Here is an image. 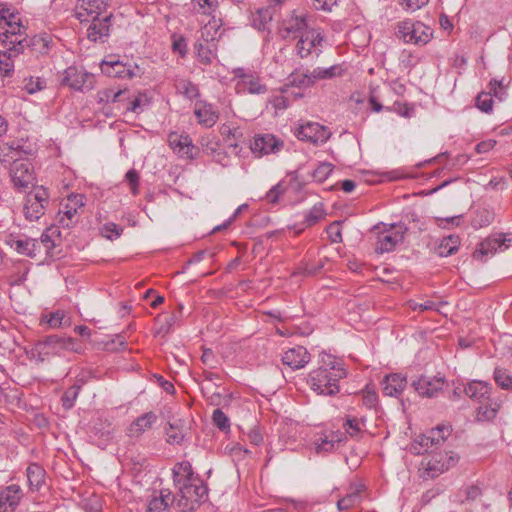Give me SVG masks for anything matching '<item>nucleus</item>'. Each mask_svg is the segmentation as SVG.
Instances as JSON below:
<instances>
[{
    "label": "nucleus",
    "mask_w": 512,
    "mask_h": 512,
    "mask_svg": "<svg viewBox=\"0 0 512 512\" xmlns=\"http://www.w3.org/2000/svg\"><path fill=\"white\" fill-rule=\"evenodd\" d=\"M59 236L60 232L57 227H49L47 228L41 235L39 244L43 245L46 249V253L49 255L51 251L56 246L55 241L52 239V236L56 234Z\"/></svg>",
    "instance_id": "obj_49"
},
{
    "label": "nucleus",
    "mask_w": 512,
    "mask_h": 512,
    "mask_svg": "<svg viewBox=\"0 0 512 512\" xmlns=\"http://www.w3.org/2000/svg\"><path fill=\"white\" fill-rule=\"evenodd\" d=\"M362 501V491L354 489L347 493L344 497L337 501V508L339 511L349 510L358 506Z\"/></svg>",
    "instance_id": "obj_41"
},
{
    "label": "nucleus",
    "mask_w": 512,
    "mask_h": 512,
    "mask_svg": "<svg viewBox=\"0 0 512 512\" xmlns=\"http://www.w3.org/2000/svg\"><path fill=\"white\" fill-rule=\"evenodd\" d=\"M487 93H491V97H495L499 101H504L507 97V88L503 80L492 79L488 84Z\"/></svg>",
    "instance_id": "obj_46"
},
{
    "label": "nucleus",
    "mask_w": 512,
    "mask_h": 512,
    "mask_svg": "<svg viewBox=\"0 0 512 512\" xmlns=\"http://www.w3.org/2000/svg\"><path fill=\"white\" fill-rule=\"evenodd\" d=\"M276 9L274 6L269 5L267 7H262L256 10V12L252 16L253 26L258 30H266L268 24L273 19V15Z\"/></svg>",
    "instance_id": "obj_37"
},
{
    "label": "nucleus",
    "mask_w": 512,
    "mask_h": 512,
    "mask_svg": "<svg viewBox=\"0 0 512 512\" xmlns=\"http://www.w3.org/2000/svg\"><path fill=\"white\" fill-rule=\"evenodd\" d=\"M308 24L305 15H292L290 18L282 22L279 28L283 38L300 37L307 30Z\"/></svg>",
    "instance_id": "obj_21"
},
{
    "label": "nucleus",
    "mask_w": 512,
    "mask_h": 512,
    "mask_svg": "<svg viewBox=\"0 0 512 512\" xmlns=\"http://www.w3.org/2000/svg\"><path fill=\"white\" fill-rule=\"evenodd\" d=\"M85 196L83 194H70L65 203H62V209L58 213V222L63 228H71L79 222L80 214L85 206Z\"/></svg>",
    "instance_id": "obj_6"
},
{
    "label": "nucleus",
    "mask_w": 512,
    "mask_h": 512,
    "mask_svg": "<svg viewBox=\"0 0 512 512\" xmlns=\"http://www.w3.org/2000/svg\"><path fill=\"white\" fill-rule=\"evenodd\" d=\"M197 122L207 128L214 126L219 119L218 110L210 103L197 101L194 107Z\"/></svg>",
    "instance_id": "obj_24"
},
{
    "label": "nucleus",
    "mask_w": 512,
    "mask_h": 512,
    "mask_svg": "<svg viewBox=\"0 0 512 512\" xmlns=\"http://www.w3.org/2000/svg\"><path fill=\"white\" fill-rule=\"evenodd\" d=\"M246 80L237 81L236 90L238 92L249 93V94H264L267 92V86L261 82L259 76L255 73L245 78Z\"/></svg>",
    "instance_id": "obj_35"
},
{
    "label": "nucleus",
    "mask_w": 512,
    "mask_h": 512,
    "mask_svg": "<svg viewBox=\"0 0 512 512\" xmlns=\"http://www.w3.org/2000/svg\"><path fill=\"white\" fill-rule=\"evenodd\" d=\"M19 41L23 44V52L25 49L29 48L33 53L44 55L50 50L52 38L49 34L43 33L31 38L23 37V39Z\"/></svg>",
    "instance_id": "obj_31"
},
{
    "label": "nucleus",
    "mask_w": 512,
    "mask_h": 512,
    "mask_svg": "<svg viewBox=\"0 0 512 512\" xmlns=\"http://www.w3.org/2000/svg\"><path fill=\"white\" fill-rule=\"evenodd\" d=\"M324 38L320 30L311 29L305 31L304 34H301L300 39L296 45L297 52L301 58L308 57L312 50H315V54L318 57L321 53L320 49H317L321 46Z\"/></svg>",
    "instance_id": "obj_14"
},
{
    "label": "nucleus",
    "mask_w": 512,
    "mask_h": 512,
    "mask_svg": "<svg viewBox=\"0 0 512 512\" xmlns=\"http://www.w3.org/2000/svg\"><path fill=\"white\" fill-rule=\"evenodd\" d=\"M444 472V464H440L438 461H429L425 468L424 475L429 478H435Z\"/></svg>",
    "instance_id": "obj_64"
},
{
    "label": "nucleus",
    "mask_w": 512,
    "mask_h": 512,
    "mask_svg": "<svg viewBox=\"0 0 512 512\" xmlns=\"http://www.w3.org/2000/svg\"><path fill=\"white\" fill-rule=\"evenodd\" d=\"M101 72L108 77L131 79L139 72L138 65H131L116 59L115 56H109L104 59L100 64Z\"/></svg>",
    "instance_id": "obj_10"
},
{
    "label": "nucleus",
    "mask_w": 512,
    "mask_h": 512,
    "mask_svg": "<svg viewBox=\"0 0 512 512\" xmlns=\"http://www.w3.org/2000/svg\"><path fill=\"white\" fill-rule=\"evenodd\" d=\"M171 492L168 489L160 491L159 496H153L147 506V512H165L170 505Z\"/></svg>",
    "instance_id": "obj_39"
},
{
    "label": "nucleus",
    "mask_w": 512,
    "mask_h": 512,
    "mask_svg": "<svg viewBox=\"0 0 512 512\" xmlns=\"http://www.w3.org/2000/svg\"><path fill=\"white\" fill-rule=\"evenodd\" d=\"M439 446V438L431 435V432L428 431L425 434H421L417 436L412 443L410 444V452L415 455H421L424 453L431 452L433 448H437Z\"/></svg>",
    "instance_id": "obj_32"
},
{
    "label": "nucleus",
    "mask_w": 512,
    "mask_h": 512,
    "mask_svg": "<svg viewBox=\"0 0 512 512\" xmlns=\"http://www.w3.org/2000/svg\"><path fill=\"white\" fill-rule=\"evenodd\" d=\"M288 80L292 86H296V87H300V88L301 87H310L315 84L314 79L312 77V72H310V71H306L303 73L295 71L290 74Z\"/></svg>",
    "instance_id": "obj_44"
},
{
    "label": "nucleus",
    "mask_w": 512,
    "mask_h": 512,
    "mask_svg": "<svg viewBox=\"0 0 512 512\" xmlns=\"http://www.w3.org/2000/svg\"><path fill=\"white\" fill-rule=\"evenodd\" d=\"M494 380L499 387L512 391V375L506 369L496 368L494 371Z\"/></svg>",
    "instance_id": "obj_50"
},
{
    "label": "nucleus",
    "mask_w": 512,
    "mask_h": 512,
    "mask_svg": "<svg viewBox=\"0 0 512 512\" xmlns=\"http://www.w3.org/2000/svg\"><path fill=\"white\" fill-rule=\"evenodd\" d=\"M460 243L461 240L458 235L444 237L436 248V253L440 257L451 256L458 251Z\"/></svg>",
    "instance_id": "obj_38"
},
{
    "label": "nucleus",
    "mask_w": 512,
    "mask_h": 512,
    "mask_svg": "<svg viewBox=\"0 0 512 512\" xmlns=\"http://www.w3.org/2000/svg\"><path fill=\"white\" fill-rule=\"evenodd\" d=\"M502 236V234H499L497 237H488L483 240L473 252V258L485 262L489 254L496 253L504 245L506 238Z\"/></svg>",
    "instance_id": "obj_27"
},
{
    "label": "nucleus",
    "mask_w": 512,
    "mask_h": 512,
    "mask_svg": "<svg viewBox=\"0 0 512 512\" xmlns=\"http://www.w3.org/2000/svg\"><path fill=\"white\" fill-rule=\"evenodd\" d=\"M283 146V141L272 134L256 135L250 144L251 151L257 156L277 153Z\"/></svg>",
    "instance_id": "obj_15"
},
{
    "label": "nucleus",
    "mask_w": 512,
    "mask_h": 512,
    "mask_svg": "<svg viewBox=\"0 0 512 512\" xmlns=\"http://www.w3.org/2000/svg\"><path fill=\"white\" fill-rule=\"evenodd\" d=\"M328 238L332 243L342 242L341 222L335 221L327 227Z\"/></svg>",
    "instance_id": "obj_59"
},
{
    "label": "nucleus",
    "mask_w": 512,
    "mask_h": 512,
    "mask_svg": "<svg viewBox=\"0 0 512 512\" xmlns=\"http://www.w3.org/2000/svg\"><path fill=\"white\" fill-rule=\"evenodd\" d=\"M445 379L438 376L420 375L417 379L412 380L411 386L421 397H436L445 386Z\"/></svg>",
    "instance_id": "obj_11"
},
{
    "label": "nucleus",
    "mask_w": 512,
    "mask_h": 512,
    "mask_svg": "<svg viewBox=\"0 0 512 512\" xmlns=\"http://www.w3.org/2000/svg\"><path fill=\"white\" fill-rule=\"evenodd\" d=\"M312 72L314 83L320 80H329L336 77H340L344 73V69L341 65L335 64L328 68L317 67Z\"/></svg>",
    "instance_id": "obj_40"
},
{
    "label": "nucleus",
    "mask_w": 512,
    "mask_h": 512,
    "mask_svg": "<svg viewBox=\"0 0 512 512\" xmlns=\"http://www.w3.org/2000/svg\"><path fill=\"white\" fill-rule=\"evenodd\" d=\"M470 224L474 229H481L489 226L495 217L494 211L484 205H472L469 210Z\"/></svg>",
    "instance_id": "obj_25"
},
{
    "label": "nucleus",
    "mask_w": 512,
    "mask_h": 512,
    "mask_svg": "<svg viewBox=\"0 0 512 512\" xmlns=\"http://www.w3.org/2000/svg\"><path fill=\"white\" fill-rule=\"evenodd\" d=\"M101 232L107 239L115 240L122 235L123 228L113 222H108L103 225Z\"/></svg>",
    "instance_id": "obj_55"
},
{
    "label": "nucleus",
    "mask_w": 512,
    "mask_h": 512,
    "mask_svg": "<svg viewBox=\"0 0 512 512\" xmlns=\"http://www.w3.org/2000/svg\"><path fill=\"white\" fill-rule=\"evenodd\" d=\"M170 147L180 156L188 159H194L198 152V148L194 146L192 139L187 134L170 133L168 136Z\"/></svg>",
    "instance_id": "obj_18"
},
{
    "label": "nucleus",
    "mask_w": 512,
    "mask_h": 512,
    "mask_svg": "<svg viewBox=\"0 0 512 512\" xmlns=\"http://www.w3.org/2000/svg\"><path fill=\"white\" fill-rule=\"evenodd\" d=\"M334 166L328 162H321L312 172V178L319 183L324 182L333 172Z\"/></svg>",
    "instance_id": "obj_51"
},
{
    "label": "nucleus",
    "mask_w": 512,
    "mask_h": 512,
    "mask_svg": "<svg viewBox=\"0 0 512 512\" xmlns=\"http://www.w3.org/2000/svg\"><path fill=\"white\" fill-rule=\"evenodd\" d=\"M310 361V353L304 346L288 349L282 356V362L292 370L301 369Z\"/></svg>",
    "instance_id": "obj_23"
},
{
    "label": "nucleus",
    "mask_w": 512,
    "mask_h": 512,
    "mask_svg": "<svg viewBox=\"0 0 512 512\" xmlns=\"http://www.w3.org/2000/svg\"><path fill=\"white\" fill-rule=\"evenodd\" d=\"M475 105L484 113L492 112L493 98L491 97V93H487L486 91L480 92L476 97Z\"/></svg>",
    "instance_id": "obj_53"
},
{
    "label": "nucleus",
    "mask_w": 512,
    "mask_h": 512,
    "mask_svg": "<svg viewBox=\"0 0 512 512\" xmlns=\"http://www.w3.org/2000/svg\"><path fill=\"white\" fill-rule=\"evenodd\" d=\"M48 203V194L44 189H38L26 197L23 207L24 215L27 220H38L45 212V205Z\"/></svg>",
    "instance_id": "obj_12"
},
{
    "label": "nucleus",
    "mask_w": 512,
    "mask_h": 512,
    "mask_svg": "<svg viewBox=\"0 0 512 512\" xmlns=\"http://www.w3.org/2000/svg\"><path fill=\"white\" fill-rule=\"evenodd\" d=\"M362 403L368 409L376 408L378 404V395L375 390L370 389L368 386L361 391Z\"/></svg>",
    "instance_id": "obj_56"
},
{
    "label": "nucleus",
    "mask_w": 512,
    "mask_h": 512,
    "mask_svg": "<svg viewBox=\"0 0 512 512\" xmlns=\"http://www.w3.org/2000/svg\"><path fill=\"white\" fill-rule=\"evenodd\" d=\"M184 306L181 303L177 304V311L172 312L165 319V324L160 328L161 332L169 333L170 330L180 321L183 315Z\"/></svg>",
    "instance_id": "obj_48"
},
{
    "label": "nucleus",
    "mask_w": 512,
    "mask_h": 512,
    "mask_svg": "<svg viewBox=\"0 0 512 512\" xmlns=\"http://www.w3.org/2000/svg\"><path fill=\"white\" fill-rule=\"evenodd\" d=\"M285 188L283 187L282 183H278L274 185L265 196V199L268 203L276 204L279 201V198L282 194H284Z\"/></svg>",
    "instance_id": "obj_62"
},
{
    "label": "nucleus",
    "mask_w": 512,
    "mask_h": 512,
    "mask_svg": "<svg viewBox=\"0 0 512 512\" xmlns=\"http://www.w3.org/2000/svg\"><path fill=\"white\" fill-rule=\"evenodd\" d=\"M194 49L198 58V61L207 66L210 65L216 58V43L214 39L204 38L202 32V38L198 39L194 44Z\"/></svg>",
    "instance_id": "obj_26"
},
{
    "label": "nucleus",
    "mask_w": 512,
    "mask_h": 512,
    "mask_svg": "<svg viewBox=\"0 0 512 512\" xmlns=\"http://www.w3.org/2000/svg\"><path fill=\"white\" fill-rule=\"evenodd\" d=\"M11 178L16 188L21 190L28 188L33 180L30 164L15 161L11 169Z\"/></svg>",
    "instance_id": "obj_28"
},
{
    "label": "nucleus",
    "mask_w": 512,
    "mask_h": 512,
    "mask_svg": "<svg viewBox=\"0 0 512 512\" xmlns=\"http://www.w3.org/2000/svg\"><path fill=\"white\" fill-rule=\"evenodd\" d=\"M61 84L77 91H89L94 87V75L77 67L70 66L65 69Z\"/></svg>",
    "instance_id": "obj_8"
},
{
    "label": "nucleus",
    "mask_w": 512,
    "mask_h": 512,
    "mask_svg": "<svg viewBox=\"0 0 512 512\" xmlns=\"http://www.w3.org/2000/svg\"><path fill=\"white\" fill-rule=\"evenodd\" d=\"M396 35L405 43L426 45L433 37V29L420 21L406 19L397 25Z\"/></svg>",
    "instance_id": "obj_5"
},
{
    "label": "nucleus",
    "mask_w": 512,
    "mask_h": 512,
    "mask_svg": "<svg viewBox=\"0 0 512 512\" xmlns=\"http://www.w3.org/2000/svg\"><path fill=\"white\" fill-rule=\"evenodd\" d=\"M182 420H176L168 423L166 428L167 442L169 444H181L184 439Z\"/></svg>",
    "instance_id": "obj_43"
},
{
    "label": "nucleus",
    "mask_w": 512,
    "mask_h": 512,
    "mask_svg": "<svg viewBox=\"0 0 512 512\" xmlns=\"http://www.w3.org/2000/svg\"><path fill=\"white\" fill-rule=\"evenodd\" d=\"M5 24L8 28L0 33V42L3 45H10V41L13 40H22L23 35H26V27L21 23L18 14L16 18L5 21Z\"/></svg>",
    "instance_id": "obj_30"
},
{
    "label": "nucleus",
    "mask_w": 512,
    "mask_h": 512,
    "mask_svg": "<svg viewBox=\"0 0 512 512\" xmlns=\"http://www.w3.org/2000/svg\"><path fill=\"white\" fill-rule=\"evenodd\" d=\"M490 389L491 388L488 384L482 381H472L468 383L464 389L465 394L469 398L481 403L477 408V416L480 420H491L495 418L499 409V405L497 403L487 402L484 404V401L489 400Z\"/></svg>",
    "instance_id": "obj_4"
},
{
    "label": "nucleus",
    "mask_w": 512,
    "mask_h": 512,
    "mask_svg": "<svg viewBox=\"0 0 512 512\" xmlns=\"http://www.w3.org/2000/svg\"><path fill=\"white\" fill-rule=\"evenodd\" d=\"M321 366L309 373L308 384L319 395L334 396L340 391L339 381L347 376L343 363L335 356L322 352Z\"/></svg>",
    "instance_id": "obj_1"
},
{
    "label": "nucleus",
    "mask_w": 512,
    "mask_h": 512,
    "mask_svg": "<svg viewBox=\"0 0 512 512\" xmlns=\"http://www.w3.org/2000/svg\"><path fill=\"white\" fill-rule=\"evenodd\" d=\"M172 474L175 487L200 477L199 475H195L192 465L189 461L176 463L172 468Z\"/></svg>",
    "instance_id": "obj_33"
},
{
    "label": "nucleus",
    "mask_w": 512,
    "mask_h": 512,
    "mask_svg": "<svg viewBox=\"0 0 512 512\" xmlns=\"http://www.w3.org/2000/svg\"><path fill=\"white\" fill-rule=\"evenodd\" d=\"M112 14L106 15L103 18L93 16L91 24L87 29V37L93 42L104 41L110 33Z\"/></svg>",
    "instance_id": "obj_22"
},
{
    "label": "nucleus",
    "mask_w": 512,
    "mask_h": 512,
    "mask_svg": "<svg viewBox=\"0 0 512 512\" xmlns=\"http://www.w3.org/2000/svg\"><path fill=\"white\" fill-rule=\"evenodd\" d=\"M345 440L346 436L341 431H325L318 434L313 444L317 454H326L333 452Z\"/></svg>",
    "instance_id": "obj_16"
},
{
    "label": "nucleus",
    "mask_w": 512,
    "mask_h": 512,
    "mask_svg": "<svg viewBox=\"0 0 512 512\" xmlns=\"http://www.w3.org/2000/svg\"><path fill=\"white\" fill-rule=\"evenodd\" d=\"M65 319V312L57 310L55 312L50 313V315L48 316L47 323L51 328H60L64 325H68Z\"/></svg>",
    "instance_id": "obj_57"
},
{
    "label": "nucleus",
    "mask_w": 512,
    "mask_h": 512,
    "mask_svg": "<svg viewBox=\"0 0 512 512\" xmlns=\"http://www.w3.org/2000/svg\"><path fill=\"white\" fill-rule=\"evenodd\" d=\"M81 343L70 336L49 335L35 343L31 356L39 362H44L52 356H60L65 352L80 353Z\"/></svg>",
    "instance_id": "obj_2"
},
{
    "label": "nucleus",
    "mask_w": 512,
    "mask_h": 512,
    "mask_svg": "<svg viewBox=\"0 0 512 512\" xmlns=\"http://www.w3.org/2000/svg\"><path fill=\"white\" fill-rule=\"evenodd\" d=\"M107 6L108 0H78L76 17L80 22H86L89 16L99 17L105 12Z\"/></svg>",
    "instance_id": "obj_20"
},
{
    "label": "nucleus",
    "mask_w": 512,
    "mask_h": 512,
    "mask_svg": "<svg viewBox=\"0 0 512 512\" xmlns=\"http://www.w3.org/2000/svg\"><path fill=\"white\" fill-rule=\"evenodd\" d=\"M5 244L18 254L34 259L40 251L38 240L24 235L9 234L5 238Z\"/></svg>",
    "instance_id": "obj_13"
},
{
    "label": "nucleus",
    "mask_w": 512,
    "mask_h": 512,
    "mask_svg": "<svg viewBox=\"0 0 512 512\" xmlns=\"http://www.w3.org/2000/svg\"><path fill=\"white\" fill-rule=\"evenodd\" d=\"M157 421V415L150 411L142 414L136 418L129 427V435L132 437H138L145 431L152 428Z\"/></svg>",
    "instance_id": "obj_34"
},
{
    "label": "nucleus",
    "mask_w": 512,
    "mask_h": 512,
    "mask_svg": "<svg viewBox=\"0 0 512 512\" xmlns=\"http://www.w3.org/2000/svg\"><path fill=\"white\" fill-rule=\"evenodd\" d=\"M431 432V435L435 436V434H438L439 438V445L443 443L452 433V427L451 425L446 424H440L436 426L435 428H432L429 430Z\"/></svg>",
    "instance_id": "obj_63"
},
{
    "label": "nucleus",
    "mask_w": 512,
    "mask_h": 512,
    "mask_svg": "<svg viewBox=\"0 0 512 512\" xmlns=\"http://www.w3.org/2000/svg\"><path fill=\"white\" fill-rule=\"evenodd\" d=\"M127 90H114L113 88H105L97 92V103L98 104H110L116 103L123 100V96Z\"/></svg>",
    "instance_id": "obj_42"
},
{
    "label": "nucleus",
    "mask_w": 512,
    "mask_h": 512,
    "mask_svg": "<svg viewBox=\"0 0 512 512\" xmlns=\"http://www.w3.org/2000/svg\"><path fill=\"white\" fill-rule=\"evenodd\" d=\"M383 394L390 397H399L407 386V378L401 373H391L385 376Z\"/></svg>",
    "instance_id": "obj_29"
},
{
    "label": "nucleus",
    "mask_w": 512,
    "mask_h": 512,
    "mask_svg": "<svg viewBox=\"0 0 512 512\" xmlns=\"http://www.w3.org/2000/svg\"><path fill=\"white\" fill-rule=\"evenodd\" d=\"M125 179L130 186L131 193L133 195H137L139 193V181H140L139 173L135 169H130L126 173Z\"/></svg>",
    "instance_id": "obj_60"
},
{
    "label": "nucleus",
    "mask_w": 512,
    "mask_h": 512,
    "mask_svg": "<svg viewBox=\"0 0 512 512\" xmlns=\"http://www.w3.org/2000/svg\"><path fill=\"white\" fill-rule=\"evenodd\" d=\"M386 110L393 111L404 117H411L414 109L408 103L395 101L392 107H386Z\"/></svg>",
    "instance_id": "obj_61"
},
{
    "label": "nucleus",
    "mask_w": 512,
    "mask_h": 512,
    "mask_svg": "<svg viewBox=\"0 0 512 512\" xmlns=\"http://www.w3.org/2000/svg\"><path fill=\"white\" fill-rule=\"evenodd\" d=\"M343 427L351 437H356L361 433L360 421L355 417L347 416Z\"/></svg>",
    "instance_id": "obj_58"
},
{
    "label": "nucleus",
    "mask_w": 512,
    "mask_h": 512,
    "mask_svg": "<svg viewBox=\"0 0 512 512\" xmlns=\"http://www.w3.org/2000/svg\"><path fill=\"white\" fill-rule=\"evenodd\" d=\"M24 493L18 484H11L0 491V512H15Z\"/></svg>",
    "instance_id": "obj_17"
},
{
    "label": "nucleus",
    "mask_w": 512,
    "mask_h": 512,
    "mask_svg": "<svg viewBox=\"0 0 512 512\" xmlns=\"http://www.w3.org/2000/svg\"><path fill=\"white\" fill-rule=\"evenodd\" d=\"M46 471L37 463H32L27 467V479L32 490H40L45 482Z\"/></svg>",
    "instance_id": "obj_36"
},
{
    "label": "nucleus",
    "mask_w": 512,
    "mask_h": 512,
    "mask_svg": "<svg viewBox=\"0 0 512 512\" xmlns=\"http://www.w3.org/2000/svg\"><path fill=\"white\" fill-rule=\"evenodd\" d=\"M176 89L180 94L190 100L199 96L198 86L190 80H180L176 85Z\"/></svg>",
    "instance_id": "obj_45"
},
{
    "label": "nucleus",
    "mask_w": 512,
    "mask_h": 512,
    "mask_svg": "<svg viewBox=\"0 0 512 512\" xmlns=\"http://www.w3.org/2000/svg\"><path fill=\"white\" fill-rule=\"evenodd\" d=\"M295 135L301 141L319 145L327 142L331 132L326 126L317 122H306L299 125Z\"/></svg>",
    "instance_id": "obj_9"
},
{
    "label": "nucleus",
    "mask_w": 512,
    "mask_h": 512,
    "mask_svg": "<svg viewBox=\"0 0 512 512\" xmlns=\"http://www.w3.org/2000/svg\"><path fill=\"white\" fill-rule=\"evenodd\" d=\"M407 226L404 223H393L390 229H385L378 233L376 251L379 253L391 252L395 249L397 243L401 242Z\"/></svg>",
    "instance_id": "obj_7"
},
{
    "label": "nucleus",
    "mask_w": 512,
    "mask_h": 512,
    "mask_svg": "<svg viewBox=\"0 0 512 512\" xmlns=\"http://www.w3.org/2000/svg\"><path fill=\"white\" fill-rule=\"evenodd\" d=\"M6 51H0V75L3 77H11L14 72V62L12 58L23 53V44L19 40L10 41V45H6Z\"/></svg>",
    "instance_id": "obj_19"
},
{
    "label": "nucleus",
    "mask_w": 512,
    "mask_h": 512,
    "mask_svg": "<svg viewBox=\"0 0 512 512\" xmlns=\"http://www.w3.org/2000/svg\"><path fill=\"white\" fill-rule=\"evenodd\" d=\"M325 216L324 209L322 208V204L314 205L305 215L304 223L306 226H313L317 222H319Z\"/></svg>",
    "instance_id": "obj_52"
},
{
    "label": "nucleus",
    "mask_w": 512,
    "mask_h": 512,
    "mask_svg": "<svg viewBox=\"0 0 512 512\" xmlns=\"http://www.w3.org/2000/svg\"><path fill=\"white\" fill-rule=\"evenodd\" d=\"M213 423L223 432L230 430V421L221 409H215L212 414Z\"/></svg>",
    "instance_id": "obj_54"
},
{
    "label": "nucleus",
    "mask_w": 512,
    "mask_h": 512,
    "mask_svg": "<svg viewBox=\"0 0 512 512\" xmlns=\"http://www.w3.org/2000/svg\"><path fill=\"white\" fill-rule=\"evenodd\" d=\"M176 488L180 496L176 504L182 511L194 510L208 500L207 484L200 477Z\"/></svg>",
    "instance_id": "obj_3"
},
{
    "label": "nucleus",
    "mask_w": 512,
    "mask_h": 512,
    "mask_svg": "<svg viewBox=\"0 0 512 512\" xmlns=\"http://www.w3.org/2000/svg\"><path fill=\"white\" fill-rule=\"evenodd\" d=\"M80 389H81L80 385L74 384L65 390V392L63 393V396L61 398V401H62V406L66 410L71 409L75 405V401L79 395Z\"/></svg>",
    "instance_id": "obj_47"
}]
</instances>
